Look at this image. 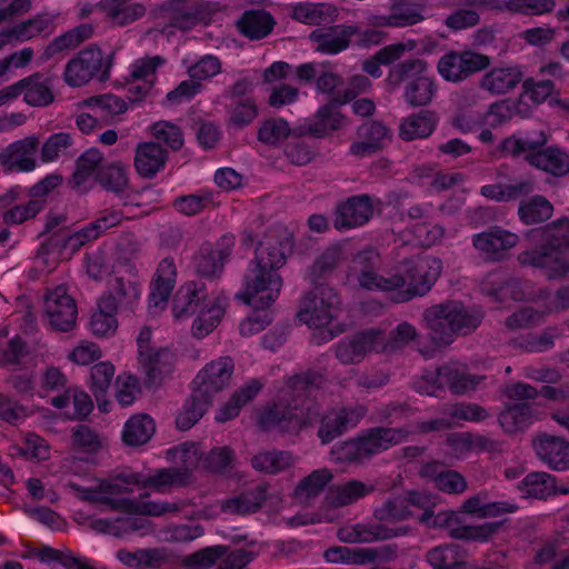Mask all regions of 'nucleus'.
<instances>
[{
	"label": "nucleus",
	"instance_id": "nucleus-1",
	"mask_svg": "<svg viewBox=\"0 0 569 569\" xmlns=\"http://www.w3.org/2000/svg\"><path fill=\"white\" fill-rule=\"evenodd\" d=\"M326 382L322 370L308 369L289 377L278 402L268 405L259 416L262 430L296 433L313 426L320 417V403L312 391Z\"/></svg>",
	"mask_w": 569,
	"mask_h": 569
},
{
	"label": "nucleus",
	"instance_id": "nucleus-2",
	"mask_svg": "<svg viewBox=\"0 0 569 569\" xmlns=\"http://www.w3.org/2000/svg\"><path fill=\"white\" fill-rule=\"evenodd\" d=\"M482 319L483 313L480 310L466 307L458 300L433 305L422 313L428 338L439 349L450 346L458 336L473 332Z\"/></svg>",
	"mask_w": 569,
	"mask_h": 569
},
{
	"label": "nucleus",
	"instance_id": "nucleus-3",
	"mask_svg": "<svg viewBox=\"0 0 569 569\" xmlns=\"http://www.w3.org/2000/svg\"><path fill=\"white\" fill-rule=\"evenodd\" d=\"M548 142L545 131L533 138L510 136L500 143L501 152L512 158L523 157L532 167L562 177L569 172V154L556 146L543 148Z\"/></svg>",
	"mask_w": 569,
	"mask_h": 569
},
{
	"label": "nucleus",
	"instance_id": "nucleus-4",
	"mask_svg": "<svg viewBox=\"0 0 569 569\" xmlns=\"http://www.w3.org/2000/svg\"><path fill=\"white\" fill-rule=\"evenodd\" d=\"M207 298L208 295L203 283L189 281L180 287L173 299L172 311L177 319L190 317L198 312V317L192 323V333L197 338L210 333L224 315L219 298L209 302H207Z\"/></svg>",
	"mask_w": 569,
	"mask_h": 569
},
{
	"label": "nucleus",
	"instance_id": "nucleus-5",
	"mask_svg": "<svg viewBox=\"0 0 569 569\" xmlns=\"http://www.w3.org/2000/svg\"><path fill=\"white\" fill-rule=\"evenodd\" d=\"M343 116L337 109H319L313 122L298 127H289L282 118L267 119L258 131V139L267 144H277L289 137L309 134L313 138H323L331 131L341 127Z\"/></svg>",
	"mask_w": 569,
	"mask_h": 569
},
{
	"label": "nucleus",
	"instance_id": "nucleus-6",
	"mask_svg": "<svg viewBox=\"0 0 569 569\" xmlns=\"http://www.w3.org/2000/svg\"><path fill=\"white\" fill-rule=\"evenodd\" d=\"M387 79L393 86L407 81L403 96L411 107H425L437 94L435 79L428 74V66L421 59H410L393 66Z\"/></svg>",
	"mask_w": 569,
	"mask_h": 569
},
{
	"label": "nucleus",
	"instance_id": "nucleus-7",
	"mask_svg": "<svg viewBox=\"0 0 569 569\" xmlns=\"http://www.w3.org/2000/svg\"><path fill=\"white\" fill-rule=\"evenodd\" d=\"M281 288L277 270L251 260L243 276V290L236 298L254 310H264L278 299Z\"/></svg>",
	"mask_w": 569,
	"mask_h": 569
},
{
	"label": "nucleus",
	"instance_id": "nucleus-8",
	"mask_svg": "<svg viewBox=\"0 0 569 569\" xmlns=\"http://www.w3.org/2000/svg\"><path fill=\"white\" fill-rule=\"evenodd\" d=\"M399 267L405 280V289L392 297L396 303L425 296L441 273V261L430 256L406 259L399 263Z\"/></svg>",
	"mask_w": 569,
	"mask_h": 569
},
{
	"label": "nucleus",
	"instance_id": "nucleus-9",
	"mask_svg": "<svg viewBox=\"0 0 569 569\" xmlns=\"http://www.w3.org/2000/svg\"><path fill=\"white\" fill-rule=\"evenodd\" d=\"M338 305L339 297L333 288L316 286L301 299L297 318L309 327H326L336 317Z\"/></svg>",
	"mask_w": 569,
	"mask_h": 569
},
{
	"label": "nucleus",
	"instance_id": "nucleus-10",
	"mask_svg": "<svg viewBox=\"0 0 569 569\" xmlns=\"http://www.w3.org/2000/svg\"><path fill=\"white\" fill-rule=\"evenodd\" d=\"M561 241L551 237L532 250L518 256L521 266L541 269L547 280L569 279V259L561 256Z\"/></svg>",
	"mask_w": 569,
	"mask_h": 569
},
{
	"label": "nucleus",
	"instance_id": "nucleus-11",
	"mask_svg": "<svg viewBox=\"0 0 569 569\" xmlns=\"http://www.w3.org/2000/svg\"><path fill=\"white\" fill-rule=\"evenodd\" d=\"M234 369L230 357H220L206 365L193 379L196 398H207L212 402L213 397L222 391L230 382Z\"/></svg>",
	"mask_w": 569,
	"mask_h": 569
},
{
	"label": "nucleus",
	"instance_id": "nucleus-12",
	"mask_svg": "<svg viewBox=\"0 0 569 569\" xmlns=\"http://www.w3.org/2000/svg\"><path fill=\"white\" fill-rule=\"evenodd\" d=\"M160 64L161 59L158 57L138 59L130 64L127 82V98L130 103H153L150 99L154 94L152 84Z\"/></svg>",
	"mask_w": 569,
	"mask_h": 569
},
{
	"label": "nucleus",
	"instance_id": "nucleus-13",
	"mask_svg": "<svg viewBox=\"0 0 569 569\" xmlns=\"http://www.w3.org/2000/svg\"><path fill=\"white\" fill-rule=\"evenodd\" d=\"M488 66L489 59L483 54L473 51H450L440 58L437 69L445 80L458 82Z\"/></svg>",
	"mask_w": 569,
	"mask_h": 569
},
{
	"label": "nucleus",
	"instance_id": "nucleus-14",
	"mask_svg": "<svg viewBox=\"0 0 569 569\" xmlns=\"http://www.w3.org/2000/svg\"><path fill=\"white\" fill-rule=\"evenodd\" d=\"M380 329L369 328L342 339L336 347V357L343 365L361 362L370 352H380Z\"/></svg>",
	"mask_w": 569,
	"mask_h": 569
},
{
	"label": "nucleus",
	"instance_id": "nucleus-15",
	"mask_svg": "<svg viewBox=\"0 0 569 569\" xmlns=\"http://www.w3.org/2000/svg\"><path fill=\"white\" fill-rule=\"evenodd\" d=\"M44 312L50 325L58 331L68 332L76 326L78 309L76 300L64 286H58L44 298Z\"/></svg>",
	"mask_w": 569,
	"mask_h": 569
},
{
	"label": "nucleus",
	"instance_id": "nucleus-16",
	"mask_svg": "<svg viewBox=\"0 0 569 569\" xmlns=\"http://www.w3.org/2000/svg\"><path fill=\"white\" fill-rule=\"evenodd\" d=\"M372 216L373 202L369 194L351 196L336 206L333 227L337 230L361 227Z\"/></svg>",
	"mask_w": 569,
	"mask_h": 569
},
{
	"label": "nucleus",
	"instance_id": "nucleus-17",
	"mask_svg": "<svg viewBox=\"0 0 569 569\" xmlns=\"http://www.w3.org/2000/svg\"><path fill=\"white\" fill-rule=\"evenodd\" d=\"M139 366L144 375L147 388H158L171 375L176 356L168 347L153 348L138 356Z\"/></svg>",
	"mask_w": 569,
	"mask_h": 569
},
{
	"label": "nucleus",
	"instance_id": "nucleus-18",
	"mask_svg": "<svg viewBox=\"0 0 569 569\" xmlns=\"http://www.w3.org/2000/svg\"><path fill=\"white\" fill-rule=\"evenodd\" d=\"M102 62L103 52L100 49L82 50L67 63L63 73L64 81L70 87H81L101 70Z\"/></svg>",
	"mask_w": 569,
	"mask_h": 569
},
{
	"label": "nucleus",
	"instance_id": "nucleus-19",
	"mask_svg": "<svg viewBox=\"0 0 569 569\" xmlns=\"http://www.w3.org/2000/svg\"><path fill=\"white\" fill-rule=\"evenodd\" d=\"M233 244V237L223 236L214 248H201L194 256L196 272L204 278L219 277L224 262L231 254Z\"/></svg>",
	"mask_w": 569,
	"mask_h": 569
},
{
	"label": "nucleus",
	"instance_id": "nucleus-20",
	"mask_svg": "<svg viewBox=\"0 0 569 569\" xmlns=\"http://www.w3.org/2000/svg\"><path fill=\"white\" fill-rule=\"evenodd\" d=\"M518 241L519 237L516 233L500 226H492L472 237L473 247L491 261L500 260L502 252L513 248Z\"/></svg>",
	"mask_w": 569,
	"mask_h": 569
},
{
	"label": "nucleus",
	"instance_id": "nucleus-21",
	"mask_svg": "<svg viewBox=\"0 0 569 569\" xmlns=\"http://www.w3.org/2000/svg\"><path fill=\"white\" fill-rule=\"evenodd\" d=\"M532 447L538 458L552 470L569 469V441L565 438L541 433L533 439Z\"/></svg>",
	"mask_w": 569,
	"mask_h": 569
},
{
	"label": "nucleus",
	"instance_id": "nucleus-22",
	"mask_svg": "<svg viewBox=\"0 0 569 569\" xmlns=\"http://www.w3.org/2000/svg\"><path fill=\"white\" fill-rule=\"evenodd\" d=\"M291 246L289 237L281 234L280 230L271 229L259 241L253 260L273 270H278L286 263Z\"/></svg>",
	"mask_w": 569,
	"mask_h": 569
},
{
	"label": "nucleus",
	"instance_id": "nucleus-23",
	"mask_svg": "<svg viewBox=\"0 0 569 569\" xmlns=\"http://www.w3.org/2000/svg\"><path fill=\"white\" fill-rule=\"evenodd\" d=\"M139 296L140 288L138 282L124 279L123 277H117L110 282L108 292L100 298V301H102L104 310L108 311H133Z\"/></svg>",
	"mask_w": 569,
	"mask_h": 569
},
{
	"label": "nucleus",
	"instance_id": "nucleus-24",
	"mask_svg": "<svg viewBox=\"0 0 569 569\" xmlns=\"http://www.w3.org/2000/svg\"><path fill=\"white\" fill-rule=\"evenodd\" d=\"M169 153L156 141L140 142L136 148L134 168L144 179H152L166 167Z\"/></svg>",
	"mask_w": 569,
	"mask_h": 569
},
{
	"label": "nucleus",
	"instance_id": "nucleus-25",
	"mask_svg": "<svg viewBox=\"0 0 569 569\" xmlns=\"http://www.w3.org/2000/svg\"><path fill=\"white\" fill-rule=\"evenodd\" d=\"M39 146L36 137L11 143L0 153V163L6 171H30L36 167L33 154Z\"/></svg>",
	"mask_w": 569,
	"mask_h": 569
},
{
	"label": "nucleus",
	"instance_id": "nucleus-26",
	"mask_svg": "<svg viewBox=\"0 0 569 569\" xmlns=\"http://www.w3.org/2000/svg\"><path fill=\"white\" fill-rule=\"evenodd\" d=\"M318 421H320V426L317 435L321 443L327 445L342 436L349 427L356 426L359 417L355 410L339 408L330 410L325 415L320 413Z\"/></svg>",
	"mask_w": 569,
	"mask_h": 569
},
{
	"label": "nucleus",
	"instance_id": "nucleus-27",
	"mask_svg": "<svg viewBox=\"0 0 569 569\" xmlns=\"http://www.w3.org/2000/svg\"><path fill=\"white\" fill-rule=\"evenodd\" d=\"M53 18L48 14H37L14 23L0 31L1 44H16L31 40L46 31H51Z\"/></svg>",
	"mask_w": 569,
	"mask_h": 569
},
{
	"label": "nucleus",
	"instance_id": "nucleus-28",
	"mask_svg": "<svg viewBox=\"0 0 569 569\" xmlns=\"http://www.w3.org/2000/svg\"><path fill=\"white\" fill-rule=\"evenodd\" d=\"M408 431L402 428L375 427L359 437L367 459L403 441Z\"/></svg>",
	"mask_w": 569,
	"mask_h": 569
},
{
	"label": "nucleus",
	"instance_id": "nucleus-29",
	"mask_svg": "<svg viewBox=\"0 0 569 569\" xmlns=\"http://www.w3.org/2000/svg\"><path fill=\"white\" fill-rule=\"evenodd\" d=\"M358 33L353 26H335L327 30H315L310 40L316 43V49L328 54H336L348 48L350 39Z\"/></svg>",
	"mask_w": 569,
	"mask_h": 569
},
{
	"label": "nucleus",
	"instance_id": "nucleus-30",
	"mask_svg": "<svg viewBox=\"0 0 569 569\" xmlns=\"http://www.w3.org/2000/svg\"><path fill=\"white\" fill-rule=\"evenodd\" d=\"M23 101L30 107H47L54 102L51 82L40 73L19 80Z\"/></svg>",
	"mask_w": 569,
	"mask_h": 569
},
{
	"label": "nucleus",
	"instance_id": "nucleus-31",
	"mask_svg": "<svg viewBox=\"0 0 569 569\" xmlns=\"http://www.w3.org/2000/svg\"><path fill=\"white\" fill-rule=\"evenodd\" d=\"M535 418L531 402H509L499 415V423L505 432L516 433L529 427Z\"/></svg>",
	"mask_w": 569,
	"mask_h": 569
},
{
	"label": "nucleus",
	"instance_id": "nucleus-32",
	"mask_svg": "<svg viewBox=\"0 0 569 569\" xmlns=\"http://www.w3.org/2000/svg\"><path fill=\"white\" fill-rule=\"evenodd\" d=\"M467 551L458 543H445L431 548L426 553V561L432 569H466Z\"/></svg>",
	"mask_w": 569,
	"mask_h": 569
},
{
	"label": "nucleus",
	"instance_id": "nucleus-33",
	"mask_svg": "<svg viewBox=\"0 0 569 569\" xmlns=\"http://www.w3.org/2000/svg\"><path fill=\"white\" fill-rule=\"evenodd\" d=\"M389 130L378 121H368L358 128V134L362 139L355 142L350 150L356 156H367L382 149L383 140L388 138Z\"/></svg>",
	"mask_w": 569,
	"mask_h": 569
},
{
	"label": "nucleus",
	"instance_id": "nucleus-34",
	"mask_svg": "<svg viewBox=\"0 0 569 569\" xmlns=\"http://www.w3.org/2000/svg\"><path fill=\"white\" fill-rule=\"evenodd\" d=\"M101 503L109 506L112 510L136 511L140 515L153 517L180 511V505L176 502L134 501L130 499H112L104 496Z\"/></svg>",
	"mask_w": 569,
	"mask_h": 569
},
{
	"label": "nucleus",
	"instance_id": "nucleus-35",
	"mask_svg": "<svg viewBox=\"0 0 569 569\" xmlns=\"http://www.w3.org/2000/svg\"><path fill=\"white\" fill-rule=\"evenodd\" d=\"M267 500V488L257 486L238 496L224 500L221 509L230 515H248L257 512Z\"/></svg>",
	"mask_w": 569,
	"mask_h": 569
},
{
	"label": "nucleus",
	"instance_id": "nucleus-36",
	"mask_svg": "<svg viewBox=\"0 0 569 569\" xmlns=\"http://www.w3.org/2000/svg\"><path fill=\"white\" fill-rule=\"evenodd\" d=\"M535 189L533 180L523 179L511 183L486 184L481 187L480 193L498 202H509L531 194Z\"/></svg>",
	"mask_w": 569,
	"mask_h": 569
},
{
	"label": "nucleus",
	"instance_id": "nucleus-37",
	"mask_svg": "<svg viewBox=\"0 0 569 569\" xmlns=\"http://www.w3.org/2000/svg\"><path fill=\"white\" fill-rule=\"evenodd\" d=\"M522 77L519 66L496 68L483 76L481 87L492 94H503L513 89Z\"/></svg>",
	"mask_w": 569,
	"mask_h": 569
},
{
	"label": "nucleus",
	"instance_id": "nucleus-38",
	"mask_svg": "<svg viewBox=\"0 0 569 569\" xmlns=\"http://www.w3.org/2000/svg\"><path fill=\"white\" fill-rule=\"evenodd\" d=\"M437 119L432 111L421 110L403 119L399 128V137L405 141H413L429 137L436 129Z\"/></svg>",
	"mask_w": 569,
	"mask_h": 569
},
{
	"label": "nucleus",
	"instance_id": "nucleus-39",
	"mask_svg": "<svg viewBox=\"0 0 569 569\" xmlns=\"http://www.w3.org/2000/svg\"><path fill=\"white\" fill-rule=\"evenodd\" d=\"M262 389V383L252 379L238 390H236L230 399L222 405L216 419L219 422H226L238 417L242 407L250 402Z\"/></svg>",
	"mask_w": 569,
	"mask_h": 569
},
{
	"label": "nucleus",
	"instance_id": "nucleus-40",
	"mask_svg": "<svg viewBox=\"0 0 569 569\" xmlns=\"http://www.w3.org/2000/svg\"><path fill=\"white\" fill-rule=\"evenodd\" d=\"M519 489L527 497L543 499L557 492L569 493V488L557 489L556 478L543 471H535L528 473L519 485Z\"/></svg>",
	"mask_w": 569,
	"mask_h": 569
},
{
	"label": "nucleus",
	"instance_id": "nucleus-41",
	"mask_svg": "<svg viewBox=\"0 0 569 569\" xmlns=\"http://www.w3.org/2000/svg\"><path fill=\"white\" fill-rule=\"evenodd\" d=\"M552 203L543 196L536 194L522 199L518 207V217L527 226L542 223L551 218Z\"/></svg>",
	"mask_w": 569,
	"mask_h": 569
},
{
	"label": "nucleus",
	"instance_id": "nucleus-42",
	"mask_svg": "<svg viewBox=\"0 0 569 569\" xmlns=\"http://www.w3.org/2000/svg\"><path fill=\"white\" fill-rule=\"evenodd\" d=\"M332 473L329 469H318L305 477L297 485L293 496L295 499L303 506H308L310 500L318 497L325 487L331 481Z\"/></svg>",
	"mask_w": 569,
	"mask_h": 569
},
{
	"label": "nucleus",
	"instance_id": "nucleus-43",
	"mask_svg": "<svg viewBox=\"0 0 569 569\" xmlns=\"http://www.w3.org/2000/svg\"><path fill=\"white\" fill-rule=\"evenodd\" d=\"M522 93L520 96V102L528 107L529 104H543L550 106L558 104L560 102L559 92L556 90L551 81H533L525 80L522 84Z\"/></svg>",
	"mask_w": 569,
	"mask_h": 569
},
{
	"label": "nucleus",
	"instance_id": "nucleus-44",
	"mask_svg": "<svg viewBox=\"0 0 569 569\" xmlns=\"http://www.w3.org/2000/svg\"><path fill=\"white\" fill-rule=\"evenodd\" d=\"M373 486H367L359 480H350L342 486L330 488L326 496L329 506L338 508L356 502L373 491Z\"/></svg>",
	"mask_w": 569,
	"mask_h": 569
},
{
	"label": "nucleus",
	"instance_id": "nucleus-45",
	"mask_svg": "<svg viewBox=\"0 0 569 569\" xmlns=\"http://www.w3.org/2000/svg\"><path fill=\"white\" fill-rule=\"evenodd\" d=\"M102 9L106 14L119 26L131 23L146 13V7L130 0H102Z\"/></svg>",
	"mask_w": 569,
	"mask_h": 569
},
{
	"label": "nucleus",
	"instance_id": "nucleus-46",
	"mask_svg": "<svg viewBox=\"0 0 569 569\" xmlns=\"http://www.w3.org/2000/svg\"><path fill=\"white\" fill-rule=\"evenodd\" d=\"M342 260V248L340 246L329 247L308 270V278L311 284L313 287L326 284L321 280L327 279Z\"/></svg>",
	"mask_w": 569,
	"mask_h": 569
},
{
	"label": "nucleus",
	"instance_id": "nucleus-47",
	"mask_svg": "<svg viewBox=\"0 0 569 569\" xmlns=\"http://www.w3.org/2000/svg\"><path fill=\"white\" fill-rule=\"evenodd\" d=\"M103 154L97 148L84 151L76 161V170L68 183L72 189H78L103 166Z\"/></svg>",
	"mask_w": 569,
	"mask_h": 569
},
{
	"label": "nucleus",
	"instance_id": "nucleus-48",
	"mask_svg": "<svg viewBox=\"0 0 569 569\" xmlns=\"http://www.w3.org/2000/svg\"><path fill=\"white\" fill-rule=\"evenodd\" d=\"M291 17L306 24H321L332 21L337 17V9L326 3L301 2L292 7Z\"/></svg>",
	"mask_w": 569,
	"mask_h": 569
},
{
	"label": "nucleus",
	"instance_id": "nucleus-49",
	"mask_svg": "<svg viewBox=\"0 0 569 569\" xmlns=\"http://www.w3.org/2000/svg\"><path fill=\"white\" fill-rule=\"evenodd\" d=\"M419 332L407 321L400 322L386 338L380 330V352L395 353L405 349L410 342L418 340Z\"/></svg>",
	"mask_w": 569,
	"mask_h": 569
},
{
	"label": "nucleus",
	"instance_id": "nucleus-50",
	"mask_svg": "<svg viewBox=\"0 0 569 569\" xmlns=\"http://www.w3.org/2000/svg\"><path fill=\"white\" fill-rule=\"evenodd\" d=\"M156 431L152 418L148 415L132 416L124 425L122 439L128 446H140L148 442Z\"/></svg>",
	"mask_w": 569,
	"mask_h": 569
},
{
	"label": "nucleus",
	"instance_id": "nucleus-51",
	"mask_svg": "<svg viewBox=\"0 0 569 569\" xmlns=\"http://www.w3.org/2000/svg\"><path fill=\"white\" fill-rule=\"evenodd\" d=\"M486 3L491 9L532 16L543 14L555 7V0H488Z\"/></svg>",
	"mask_w": 569,
	"mask_h": 569
},
{
	"label": "nucleus",
	"instance_id": "nucleus-52",
	"mask_svg": "<svg viewBox=\"0 0 569 569\" xmlns=\"http://www.w3.org/2000/svg\"><path fill=\"white\" fill-rule=\"evenodd\" d=\"M89 234L91 233L90 231H87V226L72 233L68 232L66 229H60L59 231L52 233L48 242L42 244V248L46 249L47 252L58 251L61 253L68 248L74 252L87 242L94 240L93 237Z\"/></svg>",
	"mask_w": 569,
	"mask_h": 569
},
{
	"label": "nucleus",
	"instance_id": "nucleus-53",
	"mask_svg": "<svg viewBox=\"0 0 569 569\" xmlns=\"http://www.w3.org/2000/svg\"><path fill=\"white\" fill-rule=\"evenodd\" d=\"M94 178L104 190L114 193H122L129 183L126 166L121 161L103 164Z\"/></svg>",
	"mask_w": 569,
	"mask_h": 569
},
{
	"label": "nucleus",
	"instance_id": "nucleus-54",
	"mask_svg": "<svg viewBox=\"0 0 569 569\" xmlns=\"http://www.w3.org/2000/svg\"><path fill=\"white\" fill-rule=\"evenodd\" d=\"M293 461L289 451L271 450L262 451L251 458V466L254 470L273 475L289 468Z\"/></svg>",
	"mask_w": 569,
	"mask_h": 569
},
{
	"label": "nucleus",
	"instance_id": "nucleus-55",
	"mask_svg": "<svg viewBox=\"0 0 569 569\" xmlns=\"http://www.w3.org/2000/svg\"><path fill=\"white\" fill-rule=\"evenodd\" d=\"M92 29L90 26H80L54 38L43 51V57L50 59L59 53L78 47L82 41L90 38Z\"/></svg>",
	"mask_w": 569,
	"mask_h": 569
},
{
	"label": "nucleus",
	"instance_id": "nucleus-56",
	"mask_svg": "<svg viewBox=\"0 0 569 569\" xmlns=\"http://www.w3.org/2000/svg\"><path fill=\"white\" fill-rule=\"evenodd\" d=\"M272 26L271 16L262 10L248 11L238 21L239 30L250 39L266 37L271 31Z\"/></svg>",
	"mask_w": 569,
	"mask_h": 569
},
{
	"label": "nucleus",
	"instance_id": "nucleus-57",
	"mask_svg": "<svg viewBox=\"0 0 569 569\" xmlns=\"http://www.w3.org/2000/svg\"><path fill=\"white\" fill-rule=\"evenodd\" d=\"M196 390L192 389L190 397L186 400L182 411L177 416L176 425L179 430H189L207 412L211 401L207 398H196Z\"/></svg>",
	"mask_w": 569,
	"mask_h": 569
},
{
	"label": "nucleus",
	"instance_id": "nucleus-58",
	"mask_svg": "<svg viewBox=\"0 0 569 569\" xmlns=\"http://www.w3.org/2000/svg\"><path fill=\"white\" fill-rule=\"evenodd\" d=\"M397 28H405L423 21L428 16L425 1L403 0L392 6Z\"/></svg>",
	"mask_w": 569,
	"mask_h": 569
},
{
	"label": "nucleus",
	"instance_id": "nucleus-59",
	"mask_svg": "<svg viewBox=\"0 0 569 569\" xmlns=\"http://www.w3.org/2000/svg\"><path fill=\"white\" fill-rule=\"evenodd\" d=\"M114 367L110 362H100L91 368V390L100 409L106 410L107 402L103 398L111 385Z\"/></svg>",
	"mask_w": 569,
	"mask_h": 569
},
{
	"label": "nucleus",
	"instance_id": "nucleus-60",
	"mask_svg": "<svg viewBox=\"0 0 569 569\" xmlns=\"http://www.w3.org/2000/svg\"><path fill=\"white\" fill-rule=\"evenodd\" d=\"M378 254L373 250H363L353 258L352 271L357 274L361 288H370L376 274Z\"/></svg>",
	"mask_w": 569,
	"mask_h": 569
},
{
	"label": "nucleus",
	"instance_id": "nucleus-61",
	"mask_svg": "<svg viewBox=\"0 0 569 569\" xmlns=\"http://www.w3.org/2000/svg\"><path fill=\"white\" fill-rule=\"evenodd\" d=\"M210 206H217L211 192L180 196L172 202L174 210L184 216H196Z\"/></svg>",
	"mask_w": 569,
	"mask_h": 569
},
{
	"label": "nucleus",
	"instance_id": "nucleus-62",
	"mask_svg": "<svg viewBox=\"0 0 569 569\" xmlns=\"http://www.w3.org/2000/svg\"><path fill=\"white\" fill-rule=\"evenodd\" d=\"M157 142H163L172 151H179L183 146V133L181 129L169 121H158L150 127Z\"/></svg>",
	"mask_w": 569,
	"mask_h": 569
},
{
	"label": "nucleus",
	"instance_id": "nucleus-63",
	"mask_svg": "<svg viewBox=\"0 0 569 569\" xmlns=\"http://www.w3.org/2000/svg\"><path fill=\"white\" fill-rule=\"evenodd\" d=\"M362 448L363 447L360 437L358 436L355 439H350L333 446L330 450V455L332 459L338 463L359 462L367 459Z\"/></svg>",
	"mask_w": 569,
	"mask_h": 569
},
{
	"label": "nucleus",
	"instance_id": "nucleus-64",
	"mask_svg": "<svg viewBox=\"0 0 569 569\" xmlns=\"http://www.w3.org/2000/svg\"><path fill=\"white\" fill-rule=\"evenodd\" d=\"M373 516L379 521L395 522L410 518L411 511L408 509L403 498L388 499L381 507L377 508Z\"/></svg>",
	"mask_w": 569,
	"mask_h": 569
}]
</instances>
